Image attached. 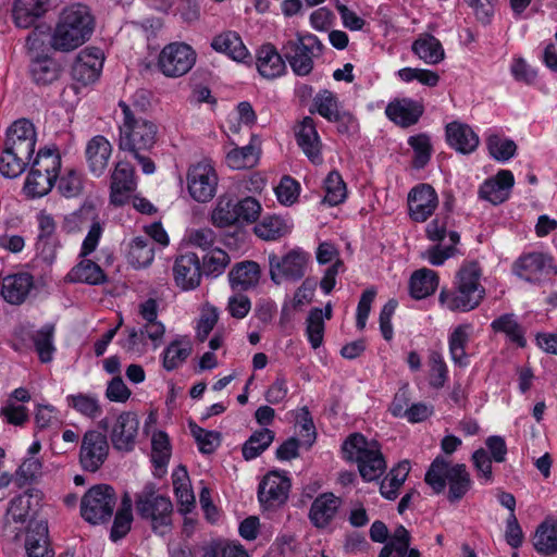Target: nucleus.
<instances>
[{"instance_id": "c85d7f7f", "label": "nucleus", "mask_w": 557, "mask_h": 557, "mask_svg": "<svg viewBox=\"0 0 557 557\" xmlns=\"http://www.w3.org/2000/svg\"><path fill=\"white\" fill-rule=\"evenodd\" d=\"M341 506V499L332 493L318 496L311 504L309 519L319 529L325 528L336 516Z\"/></svg>"}, {"instance_id": "2f4dec72", "label": "nucleus", "mask_w": 557, "mask_h": 557, "mask_svg": "<svg viewBox=\"0 0 557 557\" xmlns=\"http://www.w3.org/2000/svg\"><path fill=\"white\" fill-rule=\"evenodd\" d=\"M446 138L450 147L465 154L474 151L479 145V137L473 129L459 122L447 124Z\"/></svg>"}, {"instance_id": "de8ad7c7", "label": "nucleus", "mask_w": 557, "mask_h": 557, "mask_svg": "<svg viewBox=\"0 0 557 557\" xmlns=\"http://www.w3.org/2000/svg\"><path fill=\"white\" fill-rule=\"evenodd\" d=\"M534 548L545 555L557 552V521L541 523L534 534Z\"/></svg>"}, {"instance_id": "e433bc0d", "label": "nucleus", "mask_w": 557, "mask_h": 557, "mask_svg": "<svg viewBox=\"0 0 557 557\" xmlns=\"http://www.w3.org/2000/svg\"><path fill=\"white\" fill-rule=\"evenodd\" d=\"M313 104L317 112L327 121L347 124L351 120V114L339 110L336 96L327 89L321 90L315 95Z\"/></svg>"}, {"instance_id": "4be33fe9", "label": "nucleus", "mask_w": 557, "mask_h": 557, "mask_svg": "<svg viewBox=\"0 0 557 557\" xmlns=\"http://www.w3.org/2000/svg\"><path fill=\"white\" fill-rule=\"evenodd\" d=\"M32 493H24L11 499L9 507L3 518V532L17 539L21 531V525L26 521L32 509Z\"/></svg>"}, {"instance_id": "ddd939ff", "label": "nucleus", "mask_w": 557, "mask_h": 557, "mask_svg": "<svg viewBox=\"0 0 557 557\" xmlns=\"http://www.w3.org/2000/svg\"><path fill=\"white\" fill-rule=\"evenodd\" d=\"M308 260V253L299 248L292 249L282 257L270 253L269 273L272 282L280 284L283 280H300L305 275Z\"/></svg>"}, {"instance_id": "a18cd8bd", "label": "nucleus", "mask_w": 557, "mask_h": 557, "mask_svg": "<svg viewBox=\"0 0 557 557\" xmlns=\"http://www.w3.org/2000/svg\"><path fill=\"white\" fill-rule=\"evenodd\" d=\"M255 234L263 240H276L286 236L290 232L287 222L276 215L265 216L261 222L255 225Z\"/></svg>"}, {"instance_id": "4d7b16f0", "label": "nucleus", "mask_w": 557, "mask_h": 557, "mask_svg": "<svg viewBox=\"0 0 557 557\" xmlns=\"http://www.w3.org/2000/svg\"><path fill=\"white\" fill-rule=\"evenodd\" d=\"M69 406L73 407L81 414L95 419L101 413V407L96 397L85 394L71 395L67 397Z\"/></svg>"}, {"instance_id": "09e8293b", "label": "nucleus", "mask_w": 557, "mask_h": 557, "mask_svg": "<svg viewBox=\"0 0 557 557\" xmlns=\"http://www.w3.org/2000/svg\"><path fill=\"white\" fill-rule=\"evenodd\" d=\"M469 325L457 326L449 336V352L451 360L459 367L468 364L466 346L469 342Z\"/></svg>"}, {"instance_id": "e2e57ef3", "label": "nucleus", "mask_w": 557, "mask_h": 557, "mask_svg": "<svg viewBox=\"0 0 557 557\" xmlns=\"http://www.w3.org/2000/svg\"><path fill=\"white\" fill-rule=\"evenodd\" d=\"M487 148L493 158L506 161L515 154L517 146L510 139H503L497 135H491L487 138Z\"/></svg>"}, {"instance_id": "6e6552de", "label": "nucleus", "mask_w": 557, "mask_h": 557, "mask_svg": "<svg viewBox=\"0 0 557 557\" xmlns=\"http://www.w3.org/2000/svg\"><path fill=\"white\" fill-rule=\"evenodd\" d=\"M136 511L149 520L154 532L164 534L172 523L173 506L168 497L159 495L152 483L146 484L136 496Z\"/></svg>"}, {"instance_id": "0eeeda50", "label": "nucleus", "mask_w": 557, "mask_h": 557, "mask_svg": "<svg viewBox=\"0 0 557 557\" xmlns=\"http://www.w3.org/2000/svg\"><path fill=\"white\" fill-rule=\"evenodd\" d=\"M61 156L57 149L45 148L37 152L26 177L25 191L36 198L47 195L60 174Z\"/></svg>"}, {"instance_id": "9b49d317", "label": "nucleus", "mask_w": 557, "mask_h": 557, "mask_svg": "<svg viewBox=\"0 0 557 557\" xmlns=\"http://www.w3.org/2000/svg\"><path fill=\"white\" fill-rule=\"evenodd\" d=\"M115 504L113 487L107 484L95 485L82 498V517L92 524L103 522L111 518Z\"/></svg>"}, {"instance_id": "9d476101", "label": "nucleus", "mask_w": 557, "mask_h": 557, "mask_svg": "<svg viewBox=\"0 0 557 557\" xmlns=\"http://www.w3.org/2000/svg\"><path fill=\"white\" fill-rule=\"evenodd\" d=\"M425 234L429 240L436 243L422 252V258L426 259L432 265H442L447 259L457 253L456 246L460 242V236L457 232H449L450 244L447 246L442 245L447 234V215H436L426 225Z\"/></svg>"}, {"instance_id": "680f3d73", "label": "nucleus", "mask_w": 557, "mask_h": 557, "mask_svg": "<svg viewBox=\"0 0 557 557\" xmlns=\"http://www.w3.org/2000/svg\"><path fill=\"white\" fill-rule=\"evenodd\" d=\"M189 429L195 437L201 453L211 454L220 443V434L207 431L194 422L189 423Z\"/></svg>"}, {"instance_id": "f03ea898", "label": "nucleus", "mask_w": 557, "mask_h": 557, "mask_svg": "<svg viewBox=\"0 0 557 557\" xmlns=\"http://www.w3.org/2000/svg\"><path fill=\"white\" fill-rule=\"evenodd\" d=\"M94 27V17L86 5H69L59 15L51 37V47L60 51H72L90 38Z\"/></svg>"}, {"instance_id": "6e6d98bb", "label": "nucleus", "mask_w": 557, "mask_h": 557, "mask_svg": "<svg viewBox=\"0 0 557 557\" xmlns=\"http://www.w3.org/2000/svg\"><path fill=\"white\" fill-rule=\"evenodd\" d=\"M259 152L256 147L250 144L242 148H234L226 156V162L234 170L249 169L257 164Z\"/></svg>"}, {"instance_id": "1a4fd4ad", "label": "nucleus", "mask_w": 557, "mask_h": 557, "mask_svg": "<svg viewBox=\"0 0 557 557\" xmlns=\"http://www.w3.org/2000/svg\"><path fill=\"white\" fill-rule=\"evenodd\" d=\"M322 51V45L314 35L298 36L288 39L282 47L284 58L293 72L298 76H307L313 69V58Z\"/></svg>"}, {"instance_id": "603ef678", "label": "nucleus", "mask_w": 557, "mask_h": 557, "mask_svg": "<svg viewBox=\"0 0 557 557\" xmlns=\"http://www.w3.org/2000/svg\"><path fill=\"white\" fill-rule=\"evenodd\" d=\"M325 196L323 202L330 206H337L347 197V187L337 171H331L324 180Z\"/></svg>"}, {"instance_id": "864d4df0", "label": "nucleus", "mask_w": 557, "mask_h": 557, "mask_svg": "<svg viewBox=\"0 0 557 557\" xmlns=\"http://www.w3.org/2000/svg\"><path fill=\"white\" fill-rule=\"evenodd\" d=\"M132 521V499L128 494H125L122 499V508L116 512L111 528V540L116 542L124 537L131 530Z\"/></svg>"}, {"instance_id": "f257e3e1", "label": "nucleus", "mask_w": 557, "mask_h": 557, "mask_svg": "<svg viewBox=\"0 0 557 557\" xmlns=\"http://www.w3.org/2000/svg\"><path fill=\"white\" fill-rule=\"evenodd\" d=\"M37 133L27 119H20L7 131L4 149L0 157V173L10 178L21 175L35 152Z\"/></svg>"}, {"instance_id": "393cba45", "label": "nucleus", "mask_w": 557, "mask_h": 557, "mask_svg": "<svg viewBox=\"0 0 557 557\" xmlns=\"http://www.w3.org/2000/svg\"><path fill=\"white\" fill-rule=\"evenodd\" d=\"M112 153V145L102 135L94 136L86 145V160L89 171L100 176L104 173Z\"/></svg>"}, {"instance_id": "58836bf2", "label": "nucleus", "mask_w": 557, "mask_h": 557, "mask_svg": "<svg viewBox=\"0 0 557 557\" xmlns=\"http://www.w3.org/2000/svg\"><path fill=\"white\" fill-rule=\"evenodd\" d=\"M438 286V276L431 269H420L412 273L409 288L410 295L416 299H423L432 295Z\"/></svg>"}, {"instance_id": "49530a36", "label": "nucleus", "mask_w": 557, "mask_h": 557, "mask_svg": "<svg viewBox=\"0 0 557 557\" xmlns=\"http://www.w3.org/2000/svg\"><path fill=\"white\" fill-rule=\"evenodd\" d=\"M491 327L495 332L504 333L510 342L517 344L519 347H524L527 345L524 330L518 323L515 314L512 313H505L495 319L492 322Z\"/></svg>"}, {"instance_id": "412c9836", "label": "nucleus", "mask_w": 557, "mask_h": 557, "mask_svg": "<svg viewBox=\"0 0 557 557\" xmlns=\"http://www.w3.org/2000/svg\"><path fill=\"white\" fill-rule=\"evenodd\" d=\"M175 283L183 290L195 289L201 282L199 258L194 252H187L175 259L173 267Z\"/></svg>"}, {"instance_id": "b1692460", "label": "nucleus", "mask_w": 557, "mask_h": 557, "mask_svg": "<svg viewBox=\"0 0 557 557\" xmlns=\"http://www.w3.org/2000/svg\"><path fill=\"white\" fill-rule=\"evenodd\" d=\"M296 138L297 144L312 163L319 164L322 162L321 141L312 117L306 116L299 123L296 129Z\"/></svg>"}, {"instance_id": "20e7f679", "label": "nucleus", "mask_w": 557, "mask_h": 557, "mask_svg": "<svg viewBox=\"0 0 557 557\" xmlns=\"http://www.w3.org/2000/svg\"><path fill=\"white\" fill-rule=\"evenodd\" d=\"M342 450L347 460L357 463L359 473L366 481L379 479L386 470L381 445L375 440L354 433L344 441Z\"/></svg>"}, {"instance_id": "5fc2aeb1", "label": "nucleus", "mask_w": 557, "mask_h": 557, "mask_svg": "<svg viewBox=\"0 0 557 557\" xmlns=\"http://www.w3.org/2000/svg\"><path fill=\"white\" fill-rule=\"evenodd\" d=\"M54 325L46 324L33 335L35 349L41 362H50L55 350L53 345Z\"/></svg>"}, {"instance_id": "ea45409f", "label": "nucleus", "mask_w": 557, "mask_h": 557, "mask_svg": "<svg viewBox=\"0 0 557 557\" xmlns=\"http://www.w3.org/2000/svg\"><path fill=\"white\" fill-rule=\"evenodd\" d=\"M410 471V463L407 460L400 461L394 467L381 482L380 492L386 499L393 500L397 497L398 491L406 481Z\"/></svg>"}, {"instance_id": "a878e982", "label": "nucleus", "mask_w": 557, "mask_h": 557, "mask_svg": "<svg viewBox=\"0 0 557 557\" xmlns=\"http://www.w3.org/2000/svg\"><path fill=\"white\" fill-rule=\"evenodd\" d=\"M50 0H15L12 9L17 27L29 28L48 11Z\"/></svg>"}, {"instance_id": "4468645a", "label": "nucleus", "mask_w": 557, "mask_h": 557, "mask_svg": "<svg viewBox=\"0 0 557 557\" xmlns=\"http://www.w3.org/2000/svg\"><path fill=\"white\" fill-rule=\"evenodd\" d=\"M109 450L107 435L97 430H88L83 435L78 455L82 468L89 472L98 471L108 459Z\"/></svg>"}, {"instance_id": "72a5a7b5", "label": "nucleus", "mask_w": 557, "mask_h": 557, "mask_svg": "<svg viewBox=\"0 0 557 557\" xmlns=\"http://www.w3.org/2000/svg\"><path fill=\"white\" fill-rule=\"evenodd\" d=\"M257 69L261 76L273 79L285 73L286 65L274 46L264 45L258 51Z\"/></svg>"}, {"instance_id": "cd10ccee", "label": "nucleus", "mask_w": 557, "mask_h": 557, "mask_svg": "<svg viewBox=\"0 0 557 557\" xmlns=\"http://www.w3.org/2000/svg\"><path fill=\"white\" fill-rule=\"evenodd\" d=\"M260 276V265L255 261L238 262L228 272L230 285L232 289L238 292H246L256 287Z\"/></svg>"}, {"instance_id": "dca6fc26", "label": "nucleus", "mask_w": 557, "mask_h": 557, "mask_svg": "<svg viewBox=\"0 0 557 557\" xmlns=\"http://www.w3.org/2000/svg\"><path fill=\"white\" fill-rule=\"evenodd\" d=\"M135 169L127 161H119L111 174L110 201L114 206L125 205L136 190Z\"/></svg>"}, {"instance_id": "7ed1b4c3", "label": "nucleus", "mask_w": 557, "mask_h": 557, "mask_svg": "<svg viewBox=\"0 0 557 557\" xmlns=\"http://www.w3.org/2000/svg\"><path fill=\"white\" fill-rule=\"evenodd\" d=\"M481 275L478 262H465L456 274L455 289L441 292V304L451 311H470L476 308L485 296V288L480 282Z\"/></svg>"}, {"instance_id": "7c9ffc66", "label": "nucleus", "mask_w": 557, "mask_h": 557, "mask_svg": "<svg viewBox=\"0 0 557 557\" xmlns=\"http://www.w3.org/2000/svg\"><path fill=\"white\" fill-rule=\"evenodd\" d=\"M25 549L28 557H53L48 540V525L44 521L30 522Z\"/></svg>"}, {"instance_id": "f704fd0d", "label": "nucleus", "mask_w": 557, "mask_h": 557, "mask_svg": "<svg viewBox=\"0 0 557 557\" xmlns=\"http://www.w3.org/2000/svg\"><path fill=\"white\" fill-rule=\"evenodd\" d=\"M385 113L395 123L407 127L418 122L423 113V106L413 100L403 99L389 103Z\"/></svg>"}, {"instance_id": "8fccbe9b", "label": "nucleus", "mask_w": 557, "mask_h": 557, "mask_svg": "<svg viewBox=\"0 0 557 557\" xmlns=\"http://www.w3.org/2000/svg\"><path fill=\"white\" fill-rule=\"evenodd\" d=\"M60 69L58 63L50 57H39L30 64V74L37 84H51L58 79Z\"/></svg>"}, {"instance_id": "f8f14e48", "label": "nucleus", "mask_w": 557, "mask_h": 557, "mask_svg": "<svg viewBox=\"0 0 557 557\" xmlns=\"http://www.w3.org/2000/svg\"><path fill=\"white\" fill-rule=\"evenodd\" d=\"M196 62V52L185 42H171L160 52L158 69L166 77H181L188 73Z\"/></svg>"}, {"instance_id": "6ab92c4d", "label": "nucleus", "mask_w": 557, "mask_h": 557, "mask_svg": "<svg viewBox=\"0 0 557 557\" xmlns=\"http://www.w3.org/2000/svg\"><path fill=\"white\" fill-rule=\"evenodd\" d=\"M104 61L103 52L99 48H86L75 58L72 65L74 81L88 85L95 83L102 71Z\"/></svg>"}, {"instance_id": "052dcab7", "label": "nucleus", "mask_w": 557, "mask_h": 557, "mask_svg": "<svg viewBox=\"0 0 557 557\" xmlns=\"http://www.w3.org/2000/svg\"><path fill=\"white\" fill-rule=\"evenodd\" d=\"M397 74L403 82L410 83L416 79L429 87L436 86L440 81V76L436 72L424 69L404 67L399 70Z\"/></svg>"}, {"instance_id": "4c0bfd02", "label": "nucleus", "mask_w": 557, "mask_h": 557, "mask_svg": "<svg viewBox=\"0 0 557 557\" xmlns=\"http://www.w3.org/2000/svg\"><path fill=\"white\" fill-rule=\"evenodd\" d=\"M66 278L73 283H86L89 285H100L107 281L102 269L89 259H83L66 275Z\"/></svg>"}, {"instance_id": "423d86ee", "label": "nucleus", "mask_w": 557, "mask_h": 557, "mask_svg": "<svg viewBox=\"0 0 557 557\" xmlns=\"http://www.w3.org/2000/svg\"><path fill=\"white\" fill-rule=\"evenodd\" d=\"M123 120L119 126V149L128 152L150 150L157 143L158 126L154 122L137 116L123 101L119 103Z\"/></svg>"}, {"instance_id": "5701e85b", "label": "nucleus", "mask_w": 557, "mask_h": 557, "mask_svg": "<svg viewBox=\"0 0 557 557\" xmlns=\"http://www.w3.org/2000/svg\"><path fill=\"white\" fill-rule=\"evenodd\" d=\"M552 271V259L541 252L521 256L513 264V272L521 278L536 283Z\"/></svg>"}, {"instance_id": "39448f33", "label": "nucleus", "mask_w": 557, "mask_h": 557, "mask_svg": "<svg viewBox=\"0 0 557 557\" xmlns=\"http://www.w3.org/2000/svg\"><path fill=\"white\" fill-rule=\"evenodd\" d=\"M424 481L436 494L444 492L448 484L447 497L451 503L460 500L471 487V478L466 466L451 465L442 456L433 460Z\"/></svg>"}, {"instance_id": "13d9d810", "label": "nucleus", "mask_w": 557, "mask_h": 557, "mask_svg": "<svg viewBox=\"0 0 557 557\" xmlns=\"http://www.w3.org/2000/svg\"><path fill=\"white\" fill-rule=\"evenodd\" d=\"M307 335L312 348L317 349L323 343L324 321L323 311L319 308L310 310L307 318Z\"/></svg>"}, {"instance_id": "f3484780", "label": "nucleus", "mask_w": 557, "mask_h": 557, "mask_svg": "<svg viewBox=\"0 0 557 557\" xmlns=\"http://www.w3.org/2000/svg\"><path fill=\"white\" fill-rule=\"evenodd\" d=\"M139 420L134 412H122L110 430V441L115 450L129 453L135 448Z\"/></svg>"}, {"instance_id": "a211bd4d", "label": "nucleus", "mask_w": 557, "mask_h": 557, "mask_svg": "<svg viewBox=\"0 0 557 557\" xmlns=\"http://www.w3.org/2000/svg\"><path fill=\"white\" fill-rule=\"evenodd\" d=\"M289 490L290 480L277 471H271L259 484L258 498L264 508H276L285 504Z\"/></svg>"}, {"instance_id": "0e129e2a", "label": "nucleus", "mask_w": 557, "mask_h": 557, "mask_svg": "<svg viewBox=\"0 0 557 557\" xmlns=\"http://www.w3.org/2000/svg\"><path fill=\"white\" fill-rule=\"evenodd\" d=\"M171 456L169 437L164 432H157L152 436L151 459L156 467H163Z\"/></svg>"}, {"instance_id": "aec40b11", "label": "nucleus", "mask_w": 557, "mask_h": 557, "mask_svg": "<svg viewBox=\"0 0 557 557\" xmlns=\"http://www.w3.org/2000/svg\"><path fill=\"white\" fill-rule=\"evenodd\" d=\"M437 205V195L430 185L421 184L408 195L409 214L416 222L426 221L433 214Z\"/></svg>"}, {"instance_id": "2eb2a0df", "label": "nucleus", "mask_w": 557, "mask_h": 557, "mask_svg": "<svg viewBox=\"0 0 557 557\" xmlns=\"http://www.w3.org/2000/svg\"><path fill=\"white\" fill-rule=\"evenodd\" d=\"M218 175L209 162H198L191 165L187 173V189L189 195L199 202L211 200L216 191Z\"/></svg>"}, {"instance_id": "774afa93", "label": "nucleus", "mask_w": 557, "mask_h": 557, "mask_svg": "<svg viewBox=\"0 0 557 557\" xmlns=\"http://www.w3.org/2000/svg\"><path fill=\"white\" fill-rule=\"evenodd\" d=\"M430 385L436 389L442 388L447 380V366L443 356L433 351L430 355Z\"/></svg>"}, {"instance_id": "473e14b6", "label": "nucleus", "mask_w": 557, "mask_h": 557, "mask_svg": "<svg viewBox=\"0 0 557 557\" xmlns=\"http://www.w3.org/2000/svg\"><path fill=\"white\" fill-rule=\"evenodd\" d=\"M211 47L216 52L225 53L237 62H244L249 57L240 36L233 30H225L214 36Z\"/></svg>"}, {"instance_id": "338daca9", "label": "nucleus", "mask_w": 557, "mask_h": 557, "mask_svg": "<svg viewBox=\"0 0 557 557\" xmlns=\"http://www.w3.org/2000/svg\"><path fill=\"white\" fill-rule=\"evenodd\" d=\"M300 186L298 182L290 176H283L275 188V194L280 203L292 206L299 197Z\"/></svg>"}, {"instance_id": "c756f323", "label": "nucleus", "mask_w": 557, "mask_h": 557, "mask_svg": "<svg viewBox=\"0 0 557 557\" xmlns=\"http://www.w3.org/2000/svg\"><path fill=\"white\" fill-rule=\"evenodd\" d=\"M34 286L33 276L29 273H16L2 280L1 295L10 304H22Z\"/></svg>"}, {"instance_id": "37998d69", "label": "nucleus", "mask_w": 557, "mask_h": 557, "mask_svg": "<svg viewBox=\"0 0 557 557\" xmlns=\"http://www.w3.org/2000/svg\"><path fill=\"white\" fill-rule=\"evenodd\" d=\"M154 258V245L148 237L138 236L133 239L129 251L128 261L134 268H146Z\"/></svg>"}, {"instance_id": "3c124183", "label": "nucleus", "mask_w": 557, "mask_h": 557, "mask_svg": "<svg viewBox=\"0 0 557 557\" xmlns=\"http://www.w3.org/2000/svg\"><path fill=\"white\" fill-rule=\"evenodd\" d=\"M274 441V432L269 429L256 431L243 445V456L246 460L261 455Z\"/></svg>"}, {"instance_id": "a19ab883", "label": "nucleus", "mask_w": 557, "mask_h": 557, "mask_svg": "<svg viewBox=\"0 0 557 557\" xmlns=\"http://www.w3.org/2000/svg\"><path fill=\"white\" fill-rule=\"evenodd\" d=\"M191 344L187 337L172 341L163 352V367L172 371L180 367L191 354Z\"/></svg>"}, {"instance_id": "c9c22d12", "label": "nucleus", "mask_w": 557, "mask_h": 557, "mask_svg": "<svg viewBox=\"0 0 557 557\" xmlns=\"http://www.w3.org/2000/svg\"><path fill=\"white\" fill-rule=\"evenodd\" d=\"M411 50L420 60L429 65L438 64L445 58L441 41L430 34L419 35L412 42Z\"/></svg>"}, {"instance_id": "bb28decb", "label": "nucleus", "mask_w": 557, "mask_h": 557, "mask_svg": "<svg viewBox=\"0 0 557 557\" xmlns=\"http://www.w3.org/2000/svg\"><path fill=\"white\" fill-rule=\"evenodd\" d=\"M513 182L512 173L502 170L481 186L480 196L493 205H499L508 199Z\"/></svg>"}, {"instance_id": "79ce46f5", "label": "nucleus", "mask_w": 557, "mask_h": 557, "mask_svg": "<svg viewBox=\"0 0 557 557\" xmlns=\"http://www.w3.org/2000/svg\"><path fill=\"white\" fill-rule=\"evenodd\" d=\"M211 223L220 228L228 227L238 222L236 203L230 197L221 196L210 214Z\"/></svg>"}, {"instance_id": "bf43d9fd", "label": "nucleus", "mask_w": 557, "mask_h": 557, "mask_svg": "<svg viewBox=\"0 0 557 557\" xmlns=\"http://www.w3.org/2000/svg\"><path fill=\"white\" fill-rule=\"evenodd\" d=\"M219 321V311L214 306L202 307L196 326V338L205 342Z\"/></svg>"}, {"instance_id": "c03bdc74", "label": "nucleus", "mask_w": 557, "mask_h": 557, "mask_svg": "<svg viewBox=\"0 0 557 557\" xmlns=\"http://www.w3.org/2000/svg\"><path fill=\"white\" fill-rule=\"evenodd\" d=\"M173 487L180 504V511L183 513L190 512L195 505V496L185 468H180L173 474Z\"/></svg>"}, {"instance_id": "69168bd1", "label": "nucleus", "mask_w": 557, "mask_h": 557, "mask_svg": "<svg viewBox=\"0 0 557 557\" xmlns=\"http://www.w3.org/2000/svg\"><path fill=\"white\" fill-rule=\"evenodd\" d=\"M228 263V255L216 248L203 257V271L207 275L218 276L223 273Z\"/></svg>"}]
</instances>
